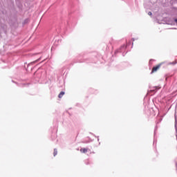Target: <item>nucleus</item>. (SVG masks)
I'll list each match as a JSON object with an SVG mask.
<instances>
[{
	"mask_svg": "<svg viewBox=\"0 0 177 177\" xmlns=\"http://www.w3.org/2000/svg\"><path fill=\"white\" fill-rule=\"evenodd\" d=\"M160 67H161V64H159L156 66H154L153 68H152V71H151V74H153V73H156V71H157L158 70L160 69Z\"/></svg>",
	"mask_w": 177,
	"mask_h": 177,
	"instance_id": "f257e3e1",
	"label": "nucleus"
},
{
	"mask_svg": "<svg viewBox=\"0 0 177 177\" xmlns=\"http://www.w3.org/2000/svg\"><path fill=\"white\" fill-rule=\"evenodd\" d=\"M63 96H64V91H61V92L59 93V94L58 95V97H59V99H62V97H63Z\"/></svg>",
	"mask_w": 177,
	"mask_h": 177,
	"instance_id": "f03ea898",
	"label": "nucleus"
},
{
	"mask_svg": "<svg viewBox=\"0 0 177 177\" xmlns=\"http://www.w3.org/2000/svg\"><path fill=\"white\" fill-rule=\"evenodd\" d=\"M80 151H81V153H87L88 152V149H86V148H82L80 149Z\"/></svg>",
	"mask_w": 177,
	"mask_h": 177,
	"instance_id": "7ed1b4c3",
	"label": "nucleus"
},
{
	"mask_svg": "<svg viewBox=\"0 0 177 177\" xmlns=\"http://www.w3.org/2000/svg\"><path fill=\"white\" fill-rule=\"evenodd\" d=\"M53 156L54 157H56V156H57V149H54Z\"/></svg>",
	"mask_w": 177,
	"mask_h": 177,
	"instance_id": "20e7f679",
	"label": "nucleus"
},
{
	"mask_svg": "<svg viewBox=\"0 0 177 177\" xmlns=\"http://www.w3.org/2000/svg\"><path fill=\"white\" fill-rule=\"evenodd\" d=\"M148 15H149V16H151L153 15V13H151V12H149Z\"/></svg>",
	"mask_w": 177,
	"mask_h": 177,
	"instance_id": "39448f33",
	"label": "nucleus"
},
{
	"mask_svg": "<svg viewBox=\"0 0 177 177\" xmlns=\"http://www.w3.org/2000/svg\"><path fill=\"white\" fill-rule=\"evenodd\" d=\"M176 23H177V19H175Z\"/></svg>",
	"mask_w": 177,
	"mask_h": 177,
	"instance_id": "423d86ee",
	"label": "nucleus"
},
{
	"mask_svg": "<svg viewBox=\"0 0 177 177\" xmlns=\"http://www.w3.org/2000/svg\"><path fill=\"white\" fill-rule=\"evenodd\" d=\"M122 48H125V46H123Z\"/></svg>",
	"mask_w": 177,
	"mask_h": 177,
	"instance_id": "0eeeda50",
	"label": "nucleus"
},
{
	"mask_svg": "<svg viewBox=\"0 0 177 177\" xmlns=\"http://www.w3.org/2000/svg\"><path fill=\"white\" fill-rule=\"evenodd\" d=\"M175 127H176V124L175 125Z\"/></svg>",
	"mask_w": 177,
	"mask_h": 177,
	"instance_id": "6e6552de",
	"label": "nucleus"
}]
</instances>
